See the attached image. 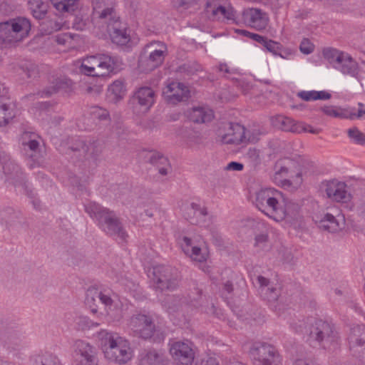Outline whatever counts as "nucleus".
Listing matches in <instances>:
<instances>
[{"label":"nucleus","instance_id":"nucleus-1","mask_svg":"<svg viewBox=\"0 0 365 365\" xmlns=\"http://www.w3.org/2000/svg\"><path fill=\"white\" fill-rule=\"evenodd\" d=\"M93 24L104 22L110 16L108 31L112 41L120 46H131L138 42V38L131 36L130 31L123 25L115 16L113 15L114 11L112 6H106L103 1H93Z\"/></svg>","mask_w":365,"mask_h":365},{"label":"nucleus","instance_id":"nucleus-2","mask_svg":"<svg viewBox=\"0 0 365 365\" xmlns=\"http://www.w3.org/2000/svg\"><path fill=\"white\" fill-rule=\"evenodd\" d=\"M99 336L102 352L108 361L122 365L133 359L134 351L127 339L106 330L101 331Z\"/></svg>","mask_w":365,"mask_h":365},{"label":"nucleus","instance_id":"nucleus-3","mask_svg":"<svg viewBox=\"0 0 365 365\" xmlns=\"http://www.w3.org/2000/svg\"><path fill=\"white\" fill-rule=\"evenodd\" d=\"M80 72L88 76L109 78L120 70L118 59L107 54L87 55L78 61Z\"/></svg>","mask_w":365,"mask_h":365},{"label":"nucleus","instance_id":"nucleus-4","mask_svg":"<svg viewBox=\"0 0 365 365\" xmlns=\"http://www.w3.org/2000/svg\"><path fill=\"white\" fill-rule=\"evenodd\" d=\"M31 24L24 17H18L0 24V46H11L28 37Z\"/></svg>","mask_w":365,"mask_h":365},{"label":"nucleus","instance_id":"nucleus-5","mask_svg":"<svg viewBox=\"0 0 365 365\" xmlns=\"http://www.w3.org/2000/svg\"><path fill=\"white\" fill-rule=\"evenodd\" d=\"M85 210L91 217L98 222L100 227L105 232L122 241L125 239L126 234L113 212L101 207L96 202L88 203L85 205Z\"/></svg>","mask_w":365,"mask_h":365},{"label":"nucleus","instance_id":"nucleus-6","mask_svg":"<svg viewBox=\"0 0 365 365\" xmlns=\"http://www.w3.org/2000/svg\"><path fill=\"white\" fill-rule=\"evenodd\" d=\"M97 302H100L103 306L106 315L113 319H118L123 317V306H119L108 295L99 292L96 287H91L86 293L85 305L93 314L97 313Z\"/></svg>","mask_w":365,"mask_h":365},{"label":"nucleus","instance_id":"nucleus-7","mask_svg":"<svg viewBox=\"0 0 365 365\" xmlns=\"http://www.w3.org/2000/svg\"><path fill=\"white\" fill-rule=\"evenodd\" d=\"M300 210L297 202L286 199L281 192L277 197V202H274V205L264 214L277 222L292 223L300 217Z\"/></svg>","mask_w":365,"mask_h":365},{"label":"nucleus","instance_id":"nucleus-8","mask_svg":"<svg viewBox=\"0 0 365 365\" xmlns=\"http://www.w3.org/2000/svg\"><path fill=\"white\" fill-rule=\"evenodd\" d=\"M178 244L182 252L192 260L204 262L209 258V251L206 242L201 235L188 234L178 239Z\"/></svg>","mask_w":365,"mask_h":365},{"label":"nucleus","instance_id":"nucleus-9","mask_svg":"<svg viewBox=\"0 0 365 365\" xmlns=\"http://www.w3.org/2000/svg\"><path fill=\"white\" fill-rule=\"evenodd\" d=\"M293 165L294 162L289 158L278 160L275 164L273 175V181L276 185L290 191L298 189L303 181L300 173H297L291 179H287L289 170Z\"/></svg>","mask_w":365,"mask_h":365},{"label":"nucleus","instance_id":"nucleus-10","mask_svg":"<svg viewBox=\"0 0 365 365\" xmlns=\"http://www.w3.org/2000/svg\"><path fill=\"white\" fill-rule=\"evenodd\" d=\"M167 46L163 42H151L145 47L148 57L141 56L138 68L141 72H149L160 66L167 54Z\"/></svg>","mask_w":365,"mask_h":365},{"label":"nucleus","instance_id":"nucleus-11","mask_svg":"<svg viewBox=\"0 0 365 365\" xmlns=\"http://www.w3.org/2000/svg\"><path fill=\"white\" fill-rule=\"evenodd\" d=\"M205 12L207 16L220 21H235L236 12L227 0H205Z\"/></svg>","mask_w":365,"mask_h":365},{"label":"nucleus","instance_id":"nucleus-12","mask_svg":"<svg viewBox=\"0 0 365 365\" xmlns=\"http://www.w3.org/2000/svg\"><path fill=\"white\" fill-rule=\"evenodd\" d=\"M320 190L327 198L336 202H347L351 198L346 183L336 178L322 182Z\"/></svg>","mask_w":365,"mask_h":365},{"label":"nucleus","instance_id":"nucleus-13","mask_svg":"<svg viewBox=\"0 0 365 365\" xmlns=\"http://www.w3.org/2000/svg\"><path fill=\"white\" fill-rule=\"evenodd\" d=\"M147 276L150 285L155 289H172L178 284L176 279H171L168 275V269L163 265H153L146 268Z\"/></svg>","mask_w":365,"mask_h":365},{"label":"nucleus","instance_id":"nucleus-14","mask_svg":"<svg viewBox=\"0 0 365 365\" xmlns=\"http://www.w3.org/2000/svg\"><path fill=\"white\" fill-rule=\"evenodd\" d=\"M246 130L238 123H227L217 130V140L223 144H239L246 140Z\"/></svg>","mask_w":365,"mask_h":365},{"label":"nucleus","instance_id":"nucleus-15","mask_svg":"<svg viewBox=\"0 0 365 365\" xmlns=\"http://www.w3.org/2000/svg\"><path fill=\"white\" fill-rule=\"evenodd\" d=\"M185 217L193 225L208 228L212 223V217L205 205L200 202H192L184 210Z\"/></svg>","mask_w":365,"mask_h":365},{"label":"nucleus","instance_id":"nucleus-16","mask_svg":"<svg viewBox=\"0 0 365 365\" xmlns=\"http://www.w3.org/2000/svg\"><path fill=\"white\" fill-rule=\"evenodd\" d=\"M314 221L320 229L329 232H337L341 230L345 225L344 216L337 210L335 215L329 212L316 215Z\"/></svg>","mask_w":365,"mask_h":365},{"label":"nucleus","instance_id":"nucleus-17","mask_svg":"<svg viewBox=\"0 0 365 365\" xmlns=\"http://www.w3.org/2000/svg\"><path fill=\"white\" fill-rule=\"evenodd\" d=\"M72 356L73 365H98L95 349L86 341L76 342Z\"/></svg>","mask_w":365,"mask_h":365},{"label":"nucleus","instance_id":"nucleus-18","mask_svg":"<svg viewBox=\"0 0 365 365\" xmlns=\"http://www.w3.org/2000/svg\"><path fill=\"white\" fill-rule=\"evenodd\" d=\"M163 95L165 101L171 104H176L187 101L190 96V91L185 83L173 81L163 89Z\"/></svg>","mask_w":365,"mask_h":365},{"label":"nucleus","instance_id":"nucleus-19","mask_svg":"<svg viewBox=\"0 0 365 365\" xmlns=\"http://www.w3.org/2000/svg\"><path fill=\"white\" fill-rule=\"evenodd\" d=\"M128 327L139 337L152 338L155 332V326L150 317L145 314H138L131 317Z\"/></svg>","mask_w":365,"mask_h":365},{"label":"nucleus","instance_id":"nucleus-20","mask_svg":"<svg viewBox=\"0 0 365 365\" xmlns=\"http://www.w3.org/2000/svg\"><path fill=\"white\" fill-rule=\"evenodd\" d=\"M170 346V353L175 361L181 365H192L195 359V352L191 342L175 341Z\"/></svg>","mask_w":365,"mask_h":365},{"label":"nucleus","instance_id":"nucleus-21","mask_svg":"<svg viewBox=\"0 0 365 365\" xmlns=\"http://www.w3.org/2000/svg\"><path fill=\"white\" fill-rule=\"evenodd\" d=\"M250 354L252 359L262 362L263 365L277 364L281 361L275 348L269 344H257L251 349Z\"/></svg>","mask_w":365,"mask_h":365},{"label":"nucleus","instance_id":"nucleus-22","mask_svg":"<svg viewBox=\"0 0 365 365\" xmlns=\"http://www.w3.org/2000/svg\"><path fill=\"white\" fill-rule=\"evenodd\" d=\"M281 192L274 187H262L255 192L252 202L259 210L264 213L274 205V202H277V197Z\"/></svg>","mask_w":365,"mask_h":365},{"label":"nucleus","instance_id":"nucleus-23","mask_svg":"<svg viewBox=\"0 0 365 365\" xmlns=\"http://www.w3.org/2000/svg\"><path fill=\"white\" fill-rule=\"evenodd\" d=\"M272 123L274 127L284 131L299 133L302 132L316 133V130L311 125L303 122L295 121L292 118L284 115L274 117L272 119Z\"/></svg>","mask_w":365,"mask_h":365},{"label":"nucleus","instance_id":"nucleus-24","mask_svg":"<svg viewBox=\"0 0 365 365\" xmlns=\"http://www.w3.org/2000/svg\"><path fill=\"white\" fill-rule=\"evenodd\" d=\"M244 22L251 28L258 31L264 30L268 26V14L260 9L247 8L242 12Z\"/></svg>","mask_w":365,"mask_h":365},{"label":"nucleus","instance_id":"nucleus-25","mask_svg":"<svg viewBox=\"0 0 365 365\" xmlns=\"http://www.w3.org/2000/svg\"><path fill=\"white\" fill-rule=\"evenodd\" d=\"M309 329L310 338L316 341H332L334 340L335 336H333L334 331L331 326L323 320H316Z\"/></svg>","mask_w":365,"mask_h":365},{"label":"nucleus","instance_id":"nucleus-26","mask_svg":"<svg viewBox=\"0 0 365 365\" xmlns=\"http://www.w3.org/2000/svg\"><path fill=\"white\" fill-rule=\"evenodd\" d=\"M55 42L58 51H67L80 47L83 43V39L78 34L64 33L57 35Z\"/></svg>","mask_w":365,"mask_h":365},{"label":"nucleus","instance_id":"nucleus-27","mask_svg":"<svg viewBox=\"0 0 365 365\" xmlns=\"http://www.w3.org/2000/svg\"><path fill=\"white\" fill-rule=\"evenodd\" d=\"M187 117L195 123H204L211 121L214 118L213 111L207 106L193 107L187 111Z\"/></svg>","mask_w":365,"mask_h":365},{"label":"nucleus","instance_id":"nucleus-28","mask_svg":"<svg viewBox=\"0 0 365 365\" xmlns=\"http://www.w3.org/2000/svg\"><path fill=\"white\" fill-rule=\"evenodd\" d=\"M155 93L149 87L140 88L135 93L134 98L143 108L144 111H148L155 103Z\"/></svg>","mask_w":365,"mask_h":365},{"label":"nucleus","instance_id":"nucleus-29","mask_svg":"<svg viewBox=\"0 0 365 365\" xmlns=\"http://www.w3.org/2000/svg\"><path fill=\"white\" fill-rule=\"evenodd\" d=\"M127 88L125 82L123 80H115L110 83L108 88L107 96L108 98L117 103L122 100L126 95Z\"/></svg>","mask_w":365,"mask_h":365},{"label":"nucleus","instance_id":"nucleus-30","mask_svg":"<svg viewBox=\"0 0 365 365\" xmlns=\"http://www.w3.org/2000/svg\"><path fill=\"white\" fill-rule=\"evenodd\" d=\"M149 155L151 164L154 165L162 175H168L170 170L171 167L168 159L157 152H149Z\"/></svg>","mask_w":365,"mask_h":365},{"label":"nucleus","instance_id":"nucleus-31","mask_svg":"<svg viewBox=\"0 0 365 365\" xmlns=\"http://www.w3.org/2000/svg\"><path fill=\"white\" fill-rule=\"evenodd\" d=\"M347 57V59L340 61L337 65L335 66V68L341 71L343 73L355 76L358 74L359 71L358 63L348 53Z\"/></svg>","mask_w":365,"mask_h":365},{"label":"nucleus","instance_id":"nucleus-32","mask_svg":"<svg viewBox=\"0 0 365 365\" xmlns=\"http://www.w3.org/2000/svg\"><path fill=\"white\" fill-rule=\"evenodd\" d=\"M14 106V103H8L0 98V126L6 125L15 116Z\"/></svg>","mask_w":365,"mask_h":365},{"label":"nucleus","instance_id":"nucleus-33","mask_svg":"<svg viewBox=\"0 0 365 365\" xmlns=\"http://www.w3.org/2000/svg\"><path fill=\"white\" fill-rule=\"evenodd\" d=\"M324 58L334 68L337 63L342 60L347 59V53L339 51L333 48H325L323 49Z\"/></svg>","mask_w":365,"mask_h":365},{"label":"nucleus","instance_id":"nucleus-34","mask_svg":"<svg viewBox=\"0 0 365 365\" xmlns=\"http://www.w3.org/2000/svg\"><path fill=\"white\" fill-rule=\"evenodd\" d=\"M256 279L262 288V293L266 295L265 297L269 302L277 300L279 294V287H269L266 289L265 287L268 284V280L266 278L258 276Z\"/></svg>","mask_w":365,"mask_h":365},{"label":"nucleus","instance_id":"nucleus-35","mask_svg":"<svg viewBox=\"0 0 365 365\" xmlns=\"http://www.w3.org/2000/svg\"><path fill=\"white\" fill-rule=\"evenodd\" d=\"M297 96L304 101H317V100H328L331 98V94L325 91H300Z\"/></svg>","mask_w":365,"mask_h":365},{"label":"nucleus","instance_id":"nucleus-36","mask_svg":"<svg viewBox=\"0 0 365 365\" xmlns=\"http://www.w3.org/2000/svg\"><path fill=\"white\" fill-rule=\"evenodd\" d=\"M52 86L51 89L43 92L41 96H47L55 92H57L60 90L66 91L67 88H71L72 82L71 80L66 78V77H61L59 78L53 79L51 82Z\"/></svg>","mask_w":365,"mask_h":365},{"label":"nucleus","instance_id":"nucleus-37","mask_svg":"<svg viewBox=\"0 0 365 365\" xmlns=\"http://www.w3.org/2000/svg\"><path fill=\"white\" fill-rule=\"evenodd\" d=\"M29 9L34 18L41 19L46 15L48 5L42 0H31L29 2Z\"/></svg>","mask_w":365,"mask_h":365},{"label":"nucleus","instance_id":"nucleus-38","mask_svg":"<svg viewBox=\"0 0 365 365\" xmlns=\"http://www.w3.org/2000/svg\"><path fill=\"white\" fill-rule=\"evenodd\" d=\"M323 113L327 115L343 118H353L355 115L351 114L347 110H344L341 107H337L334 106H327L322 108Z\"/></svg>","mask_w":365,"mask_h":365},{"label":"nucleus","instance_id":"nucleus-39","mask_svg":"<svg viewBox=\"0 0 365 365\" xmlns=\"http://www.w3.org/2000/svg\"><path fill=\"white\" fill-rule=\"evenodd\" d=\"M53 7L58 11H68L74 7L78 0H50Z\"/></svg>","mask_w":365,"mask_h":365},{"label":"nucleus","instance_id":"nucleus-40","mask_svg":"<svg viewBox=\"0 0 365 365\" xmlns=\"http://www.w3.org/2000/svg\"><path fill=\"white\" fill-rule=\"evenodd\" d=\"M0 163L5 175L9 174L10 171L17 172L18 170V166L4 153H0Z\"/></svg>","mask_w":365,"mask_h":365},{"label":"nucleus","instance_id":"nucleus-41","mask_svg":"<svg viewBox=\"0 0 365 365\" xmlns=\"http://www.w3.org/2000/svg\"><path fill=\"white\" fill-rule=\"evenodd\" d=\"M160 359V356L156 351H150L140 359V365H161Z\"/></svg>","mask_w":365,"mask_h":365},{"label":"nucleus","instance_id":"nucleus-42","mask_svg":"<svg viewBox=\"0 0 365 365\" xmlns=\"http://www.w3.org/2000/svg\"><path fill=\"white\" fill-rule=\"evenodd\" d=\"M264 47L274 55H278L282 58H286L282 53V45L277 41L267 39L263 44Z\"/></svg>","mask_w":365,"mask_h":365},{"label":"nucleus","instance_id":"nucleus-43","mask_svg":"<svg viewBox=\"0 0 365 365\" xmlns=\"http://www.w3.org/2000/svg\"><path fill=\"white\" fill-rule=\"evenodd\" d=\"M344 110H347L354 114L355 116L353 118H345L346 119L356 120L363 118L365 115V106L363 103H359L356 106L354 107H346L343 108Z\"/></svg>","mask_w":365,"mask_h":365},{"label":"nucleus","instance_id":"nucleus-44","mask_svg":"<svg viewBox=\"0 0 365 365\" xmlns=\"http://www.w3.org/2000/svg\"><path fill=\"white\" fill-rule=\"evenodd\" d=\"M349 137L355 143L360 145L365 144V135L357 128H351L348 130Z\"/></svg>","mask_w":365,"mask_h":365},{"label":"nucleus","instance_id":"nucleus-45","mask_svg":"<svg viewBox=\"0 0 365 365\" xmlns=\"http://www.w3.org/2000/svg\"><path fill=\"white\" fill-rule=\"evenodd\" d=\"M76 323L78 325V329H85L96 327L99 325L98 323L93 322L89 319L87 317H80L76 319Z\"/></svg>","mask_w":365,"mask_h":365},{"label":"nucleus","instance_id":"nucleus-46","mask_svg":"<svg viewBox=\"0 0 365 365\" xmlns=\"http://www.w3.org/2000/svg\"><path fill=\"white\" fill-rule=\"evenodd\" d=\"M90 23L84 16H76L73 20V27L76 30H85L88 29Z\"/></svg>","mask_w":365,"mask_h":365},{"label":"nucleus","instance_id":"nucleus-47","mask_svg":"<svg viewBox=\"0 0 365 365\" xmlns=\"http://www.w3.org/2000/svg\"><path fill=\"white\" fill-rule=\"evenodd\" d=\"M268 244L267 233H260L256 235L255 238V247L260 250H264Z\"/></svg>","mask_w":365,"mask_h":365},{"label":"nucleus","instance_id":"nucleus-48","mask_svg":"<svg viewBox=\"0 0 365 365\" xmlns=\"http://www.w3.org/2000/svg\"><path fill=\"white\" fill-rule=\"evenodd\" d=\"M361 331V328L358 327L357 329H354L353 334L349 336V343L351 347H354L356 345H363L365 343L364 337H362V334L360 335V339H358L356 336Z\"/></svg>","mask_w":365,"mask_h":365},{"label":"nucleus","instance_id":"nucleus-49","mask_svg":"<svg viewBox=\"0 0 365 365\" xmlns=\"http://www.w3.org/2000/svg\"><path fill=\"white\" fill-rule=\"evenodd\" d=\"M91 115L93 119L106 120L108 117V112L102 108L95 107L91 111Z\"/></svg>","mask_w":365,"mask_h":365},{"label":"nucleus","instance_id":"nucleus-50","mask_svg":"<svg viewBox=\"0 0 365 365\" xmlns=\"http://www.w3.org/2000/svg\"><path fill=\"white\" fill-rule=\"evenodd\" d=\"M31 136V134H30L29 133H24L22 136V143L24 145L28 146L31 151L36 152L38 146V143L34 139H30L29 142H26V140L27 138H30Z\"/></svg>","mask_w":365,"mask_h":365},{"label":"nucleus","instance_id":"nucleus-51","mask_svg":"<svg viewBox=\"0 0 365 365\" xmlns=\"http://www.w3.org/2000/svg\"><path fill=\"white\" fill-rule=\"evenodd\" d=\"M299 49L304 54H309L313 52L314 45L307 38H304L300 44Z\"/></svg>","mask_w":365,"mask_h":365},{"label":"nucleus","instance_id":"nucleus-52","mask_svg":"<svg viewBox=\"0 0 365 365\" xmlns=\"http://www.w3.org/2000/svg\"><path fill=\"white\" fill-rule=\"evenodd\" d=\"M238 32L244 36H248L252 40L261 43L262 45L264 44L267 38L262 36H260L257 34H253L250 31H245V30H240Z\"/></svg>","mask_w":365,"mask_h":365},{"label":"nucleus","instance_id":"nucleus-53","mask_svg":"<svg viewBox=\"0 0 365 365\" xmlns=\"http://www.w3.org/2000/svg\"><path fill=\"white\" fill-rule=\"evenodd\" d=\"M123 286L125 287V290L128 291L131 293V294L133 296L134 298L138 299V297L135 294V292H137L138 289V286L136 285L135 283H133L131 281L126 280L125 282H120Z\"/></svg>","mask_w":365,"mask_h":365},{"label":"nucleus","instance_id":"nucleus-54","mask_svg":"<svg viewBox=\"0 0 365 365\" xmlns=\"http://www.w3.org/2000/svg\"><path fill=\"white\" fill-rule=\"evenodd\" d=\"M243 168L244 165L240 163L230 162L226 165L225 169L226 170L241 171Z\"/></svg>","mask_w":365,"mask_h":365},{"label":"nucleus","instance_id":"nucleus-55","mask_svg":"<svg viewBox=\"0 0 365 365\" xmlns=\"http://www.w3.org/2000/svg\"><path fill=\"white\" fill-rule=\"evenodd\" d=\"M49 24L51 25V29L49 30V31H47L45 29V26H46V24L43 22L42 24H41V29L44 31V32L47 34L51 33L52 31H58V30H60L61 28V25L58 23H56V22H53V21H49L48 22Z\"/></svg>","mask_w":365,"mask_h":365},{"label":"nucleus","instance_id":"nucleus-56","mask_svg":"<svg viewBox=\"0 0 365 365\" xmlns=\"http://www.w3.org/2000/svg\"><path fill=\"white\" fill-rule=\"evenodd\" d=\"M200 0H180V5L185 9H189L197 5Z\"/></svg>","mask_w":365,"mask_h":365},{"label":"nucleus","instance_id":"nucleus-57","mask_svg":"<svg viewBox=\"0 0 365 365\" xmlns=\"http://www.w3.org/2000/svg\"><path fill=\"white\" fill-rule=\"evenodd\" d=\"M256 227L257 229H262L263 230H268V225L264 221H258L256 222Z\"/></svg>","mask_w":365,"mask_h":365},{"label":"nucleus","instance_id":"nucleus-58","mask_svg":"<svg viewBox=\"0 0 365 365\" xmlns=\"http://www.w3.org/2000/svg\"><path fill=\"white\" fill-rule=\"evenodd\" d=\"M48 108V103L46 102H36V110H43L47 109Z\"/></svg>","mask_w":365,"mask_h":365},{"label":"nucleus","instance_id":"nucleus-59","mask_svg":"<svg viewBox=\"0 0 365 365\" xmlns=\"http://www.w3.org/2000/svg\"><path fill=\"white\" fill-rule=\"evenodd\" d=\"M281 53L285 57H287L286 58L287 59H289L292 56V54H293V52L291 50H289V49H284L282 47Z\"/></svg>","mask_w":365,"mask_h":365},{"label":"nucleus","instance_id":"nucleus-60","mask_svg":"<svg viewBox=\"0 0 365 365\" xmlns=\"http://www.w3.org/2000/svg\"><path fill=\"white\" fill-rule=\"evenodd\" d=\"M34 73H36V68L31 65V68L27 71V76L31 77Z\"/></svg>","mask_w":365,"mask_h":365},{"label":"nucleus","instance_id":"nucleus-61","mask_svg":"<svg viewBox=\"0 0 365 365\" xmlns=\"http://www.w3.org/2000/svg\"><path fill=\"white\" fill-rule=\"evenodd\" d=\"M225 289L227 291V292L230 293L232 291V284L229 282H227L225 286Z\"/></svg>","mask_w":365,"mask_h":365},{"label":"nucleus","instance_id":"nucleus-62","mask_svg":"<svg viewBox=\"0 0 365 365\" xmlns=\"http://www.w3.org/2000/svg\"><path fill=\"white\" fill-rule=\"evenodd\" d=\"M101 90H102V86H98V87H96L95 88H90L89 91L90 92L93 91V92H95L96 93H100L101 91Z\"/></svg>","mask_w":365,"mask_h":365},{"label":"nucleus","instance_id":"nucleus-63","mask_svg":"<svg viewBox=\"0 0 365 365\" xmlns=\"http://www.w3.org/2000/svg\"><path fill=\"white\" fill-rule=\"evenodd\" d=\"M293 365H307L305 361L302 359L297 360Z\"/></svg>","mask_w":365,"mask_h":365},{"label":"nucleus","instance_id":"nucleus-64","mask_svg":"<svg viewBox=\"0 0 365 365\" xmlns=\"http://www.w3.org/2000/svg\"><path fill=\"white\" fill-rule=\"evenodd\" d=\"M219 68H220V71H225L226 73L229 71L227 66L225 64L220 65Z\"/></svg>","mask_w":365,"mask_h":365}]
</instances>
